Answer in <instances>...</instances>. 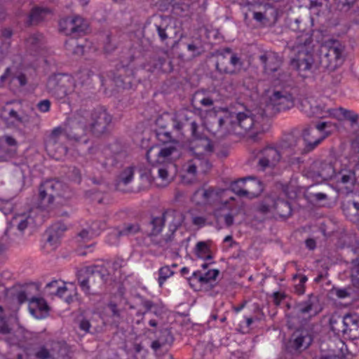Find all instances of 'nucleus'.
I'll use <instances>...</instances> for the list:
<instances>
[{"mask_svg": "<svg viewBox=\"0 0 359 359\" xmlns=\"http://www.w3.org/2000/svg\"><path fill=\"white\" fill-rule=\"evenodd\" d=\"M231 117L232 120L227 116L215 118V121L211 122L208 127L209 131L217 137H223L229 132L227 123L236 122L245 131L253 128L255 133L251 134L250 138L253 142H257L259 140V133L268 130L269 128V118L262 109H257L255 112L245 109L244 111L236 114L235 119L233 115Z\"/></svg>", "mask_w": 359, "mask_h": 359, "instance_id": "nucleus-1", "label": "nucleus"}, {"mask_svg": "<svg viewBox=\"0 0 359 359\" xmlns=\"http://www.w3.org/2000/svg\"><path fill=\"white\" fill-rule=\"evenodd\" d=\"M89 116L90 111L86 109L76 111L68 118L64 128L59 127L53 130L47 146L53 147L62 136L76 142L81 140L86 135L87 130H89L88 123Z\"/></svg>", "mask_w": 359, "mask_h": 359, "instance_id": "nucleus-2", "label": "nucleus"}, {"mask_svg": "<svg viewBox=\"0 0 359 359\" xmlns=\"http://www.w3.org/2000/svg\"><path fill=\"white\" fill-rule=\"evenodd\" d=\"M312 41L311 37L305 34L297 36L294 42L290 41L287 43V47L296 53L291 60L290 65L302 76H306L307 72L318 69V61L314 60L312 53Z\"/></svg>", "mask_w": 359, "mask_h": 359, "instance_id": "nucleus-3", "label": "nucleus"}, {"mask_svg": "<svg viewBox=\"0 0 359 359\" xmlns=\"http://www.w3.org/2000/svg\"><path fill=\"white\" fill-rule=\"evenodd\" d=\"M109 276V272L104 266H86L76 273L79 285L89 297L101 296Z\"/></svg>", "mask_w": 359, "mask_h": 359, "instance_id": "nucleus-4", "label": "nucleus"}, {"mask_svg": "<svg viewBox=\"0 0 359 359\" xmlns=\"http://www.w3.org/2000/svg\"><path fill=\"white\" fill-rule=\"evenodd\" d=\"M344 47L339 41H333L322 45L318 56L317 68L321 71L332 72L344 61Z\"/></svg>", "mask_w": 359, "mask_h": 359, "instance_id": "nucleus-5", "label": "nucleus"}, {"mask_svg": "<svg viewBox=\"0 0 359 359\" xmlns=\"http://www.w3.org/2000/svg\"><path fill=\"white\" fill-rule=\"evenodd\" d=\"M263 73L274 83H283L290 78L288 72L281 69L283 58L273 51H264L259 56Z\"/></svg>", "mask_w": 359, "mask_h": 359, "instance_id": "nucleus-6", "label": "nucleus"}, {"mask_svg": "<svg viewBox=\"0 0 359 359\" xmlns=\"http://www.w3.org/2000/svg\"><path fill=\"white\" fill-rule=\"evenodd\" d=\"M67 187L61 182L48 180L42 182L39 188L38 204L41 209L48 208L56 197L63 196Z\"/></svg>", "mask_w": 359, "mask_h": 359, "instance_id": "nucleus-7", "label": "nucleus"}, {"mask_svg": "<svg viewBox=\"0 0 359 359\" xmlns=\"http://www.w3.org/2000/svg\"><path fill=\"white\" fill-rule=\"evenodd\" d=\"M216 69L220 74H233L239 70L243 62L237 54L232 52L229 48L220 50L217 56Z\"/></svg>", "mask_w": 359, "mask_h": 359, "instance_id": "nucleus-8", "label": "nucleus"}, {"mask_svg": "<svg viewBox=\"0 0 359 359\" xmlns=\"http://www.w3.org/2000/svg\"><path fill=\"white\" fill-rule=\"evenodd\" d=\"M165 221V212L161 216L152 217L148 224L150 229L147 231V236L150 238L151 243L163 250L170 248L172 243V233L159 240L156 239V236L162 231Z\"/></svg>", "mask_w": 359, "mask_h": 359, "instance_id": "nucleus-9", "label": "nucleus"}, {"mask_svg": "<svg viewBox=\"0 0 359 359\" xmlns=\"http://www.w3.org/2000/svg\"><path fill=\"white\" fill-rule=\"evenodd\" d=\"M327 122H322L316 125V128L306 127L301 133L306 154L313 151L328 135L325 131Z\"/></svg>", "mask_w": 359, "mask_h": 359, "instance_id": "nucleus-10", "label": "nucleus"}, {"mask_svg": "<svg viewBox=\"0 0 359 359\" xmlns=\"http://www.w3.org/2000/svg\"><path fill=\"white\" fill-rule=\"evenodd\" d=\"M151 28L156 32L161 42L165 44L168 40L175 39L181 31L178 22L170 17L161 18Z\"/></svg>", "mask_w": 359, "mask_h": 359, "instance_id": "nucleus-11", "label": "nucleus"}, {"mask_svg": "<svg viewBox=\"0 0 359 359\" xmlns=\"http://www.w3.org/2000/svg\"><path fill=\"white\" fill-rule=\"evenodd\" d=\"M173 128L184 135L190 133L194 138H201V134L198 132V125L193 114L188 111L180 112L172 118Z\"/></svg>", "mask_w": 359, "mask_h": 359, "instance_id": "nucleus-12", "label": "nucleus"}, {"mask_svg": "<svg viewBox=\"0 0 359 359\" xmlns=\"http://www.w3.org/2000/svg\"><path fill=\"white\" fill-rule=\"evenodd\" d=\"M73 85L72 79L66 74H57L48 77L46 89L57 99H62L68 94Z\"/></svg>", "mask_w": 359, "mask_h": 359, "instance_id": "nucleus-13", "label": "nucleus"}, {"mask_svg": "<svg viewBox=\"0 0 359 359\" xmlns=\"http://www.w3.org/2000/svg\"><path fill=\"white\" fill-rule=\"evenodd\" d=\"M313 334L311 328L302 327L297 329L291 335L287 348L292 353H300L307 349L313 342Z\"/></svg>", "mask_w": 359, "mask_h": 359, "instance_id": "nucleus-14", "label": "nucleus"}, {"mask_svg": "<svg viewBox=\"0 0 359 359\" xmlns=\"http://www.w3.org/2000/svg\"><path fill=\"white\" fill-rule=\"evenodd\" d=\"M111 116L102 107H97L90 111L88 118L89 130L96 135L104 133L111 123Z\"/></svg>", "mask_w": 359, "mask_h": 359, "instance_id": "nucleus-15", "label": "nucleus"}, {"mask_svg": "<svg viewBox=\"0 0 359 359\" xmlns=\"http://www.w3.org/2000/svg\"><path fill=\"white\" fill-rule=\"evenodd\" d=\"M299 107L306 116L318 118L331 117L333 109L327 108L324 104L313 98L308 97L301 100Z\"/></svg>", "mask_w": 359, "mask_h": 359, "instance_id": "nucleus-16", "label": "nucleus"}, {"mask_svg": "<svg viewBox=\"0 0 359 359\" xmlns=\"http://www.w3.org/2000/svg\"><path fill=\"white\" fill-rule=\"evenodd\" d=\"M338 165L339 161L337 160L332 162L331 160L317 159L311 163L310 169L314 175L327 180L334 179Z\"/></svg>", "mask_w": 359, "mask_h": 359, "instance_id": "nucleus-17", "label": "nucleus"}, {"mask_svg": "<svg viewBox=\"0 0 359 359\" xmlns=\"http://www.w3.org/2000/svg\"><path fill=\"white\" fill-rule=\"evenodd\" d=\"M67 347L58 341L41 347L35 353L37 359H68Z\"/></svg>", "mask_w": 359, "mask_h": 359, "instance_id": "nucleus-18", "label": "nucleus"}, {"mask_svg": "<svg viewBox=\"0 0 359 359\" xmlns=\"http://www.w3.org/2000/svg\"><path fill=\"white\" fill-rule=\"evenodd\" d=\"M280 150L275 147L269 146L260 151L258 155V165L263 170L275 167L281 159Z\"/></svg>", "mask_w": 359, "mask_h": 359, "instance_id": "nucleus-19", "label": "nucleus"}, {"mask_svg": "<svg viewBox=\"0 0 359 359\" xmlns=\"http://www.w3.org/2000/svg\"><path fill=\"white\" fill-rule=\"evenodd\" d=\"M270 102L278 111L287 110L294 105L292 93L286 89L275 90L270 96Z\"/></svg>", "mask_w": 359, "mask_h": 359, "instance_id": "nucleus-20", "label": "nucleus"}, {"mask_svg": "<svg viewBox=\"0 0 359 359\" xmlns=\"http://www.w3.org/2000/svg\"><path fill=\"white\" fill-rule=\"evenodd\" d=\"M245 180L241 179L231 184L230 189L240 197L255 198L259 195L262 189L259 182L254 181L252 184L248 186V189L242 188L240 184H243Z\"/></svg>", "mask_w": 359, "mask_h": 359, "instance_id": "nucleus-21", "label": "nucleus"}, {"mask_svg": "<svg viewBox=\"0 0 359 359\" xmlns=\"http://www.w3.org/2000/svg\"><path fill=\"white\" fill-rule=\"evenodd\" d=\"M336 175L334 179L337 182L345 185L346 187H351L355 184V175L352 165L343 163L339 161V165L337 166Z\"/></svg>", "mask_w": 359, "mask_h": 359, "instance_id": "nucleus-22", "label": "nucleus"}, {"mask_svg": "<svg viewBox=\"0 0 359 359\" xmlns=\"http://www.w3.org/2000/svg\"><path fill=\"white\" fill-rule=\"evenodd\" d=\"M262 11H253L252 18L260 25L266 26L274 23L278 18V11L271 4H265Z\"/></svg>", "mask_w": 359, "mask_h": 359, "instance_id": "nucleus-23", "label": "nucleus"}, {"mask_svg": "<svg viewBox=\"0 0 359 359\" xmlns=\"http://www.w3.org/2000/svg\"><path fill=\"white\" fill-rule=\"evenodd\" d=\"M296 310L298 314L302 316L309 317L316 316L320 311L317 296L313 294H309L306 300L297 304Z\"/></svg>", "mask_w": 359, "mask_h": 359, "instance_id": "nucleus-24", "label": "nucleus"}, {"mask_svg": "<svg viewBox=\"0 0 359 359\" xmlns=\"http://www.w3.org/2000/svg\"><path fill=\"white\" fill-rule=\"evenodd\" d=\"M214 102L213 93L205 89L197 90L191 98L192 106L198 109H201V107L212 108Z\"/></svg>", "mask_w": 359, "mask_h": 359, "instance_id": "nucleus-25", "label": "nucleus"}, {"mask_svg": "<svg viewBox=\"0 0 359 359\" xmlns=\"http://www.w3.org/2000/svg\"><path fill=\"white\" fill-rule=\"evenodd\" d=\"M125 157L126 154L124 151L113 154L111 149L106 148L104 150L103 156L99 157L98 161L102 165L103 168L109 170L116 167L118 163L123 161Z\"/></svg>", "mask_w": 359, "mask_h": 359, "instance_id": "nucleus-26", "label": "nucleus"}, {"mask_svg": "<svg viewBox=\"0 0 359 359\" xmlns=\"http://www.w3.org/2000/svg\"><path fill=\"white\" fill-rule=\"evenodd\" d=\"M219 192L213 188L205 189L204 188L198 189L195 191L192 196V200L196 204L205 205L211 203L218 198Z\"/></svg>", "mask_w": 359, "mask_h": 359, "instance_id": "nucleus-27", "label": "nucleus"}, {"mask_svg": "<svg viewBox=\"0 0 359 359\" xmlns=\"http://www.w3.org/2000/svg\"><path fill=\"white\" fill-rule=\"evenodd\" d=\"M353 201L342 204V210L345 216L353 223H359V192L355 194Z\"/></svg>", "mask_w": 359, "mask_h": 359, "instance_id": "nucleus-28", "label": "nucleus"}, {"mask_svg": "<svg viewBox=\"0 0 359 359\" xmlns=\"http://www.w3.org/2000/svg\"><path fill=\"white\" fill-rule=\"evenodd\" d=\"M29 309L35 318L41 319L48 315L49 307L44 299L32 297L29 300Z\"/></svg>", "mask_w": 359, "mask_h": 359, "instance_id": "nucleus-29", "label": "nucleus"}, {"mask_svg": "<svg viewBox=\"0 0 359 359\" xmlns=\"http://www.w3.org/2000/svg\"><path fill=\"white\" fill-rule=\"evenodd\" d=\"M283 146L291 149L295 154H306L302 135L299 137L294 134L287 135L283 140Z\"/></svg>", "mask_w": 359, "mask_h": 359, "instance_id": "nucleus-30", "label": "nucleus"}, {"mask_svg": "<svg viewBox=\"0 0 359 359\" xmlns=\"http://www.w3.org/2000/svg\"><path fill=\"white\" fill-rule=\"evenodd\" d=\"M151 67L148 68L149 71L158 70L163 72H170L172 70V65L170 61L168 60L167 53H164L163 56H154L149 61Z\"/></svg>", "mask_w": 359, "mask_h": 359, "instance_id": "nucleus-31", "label": "nucleus"}, {"mask_svg": "<svg viewBox=\"0 0 359 359\" xmlns=\"http://www.w3.org/2000/svg\"><path fill=\"white\" fill-rule=\"evenodd\" d=\"M176 151V147L172 145H165L161 149L158 147H152L147 151L146 156L148 161L149 163H152L151 160V156H157L158 158L156 161L160 163L161 159H162V161H163L165 159H167L168 157H170Z\"/></svg>", "mask_w": 359, "mask_h": 359, "instance_id": "nucleus-32", "label": "nucleus"}, {"mask_svg": "<svg viewBox=\"0 0 359 359\" xmlns=\"http://www.w3.org/2000/svg\"><path fill=\"white\" fill-rule=\"evenodd\" d=\"M67 230V227L64 224L56 223L53 224L46 231V241L50 245L56 246L64 232Z\"/></svg>", "mask_w": 359, "mask_h": 359, "instance_id": "nucleus-33", "label": "nucleus"}, {"mask_svg": "<svg viewBox=\"0 0 359 359\" xmlns=\"http://www.w3.org/2000/svg\"><path fill=\"white\" fill-rule=\"evenodd\" d=\"M165 216L166 220L172 219L169 228L170 231H171L170 233H172L173 238L174 233L177 229V228L182 225L184 219V216L181 212L175 210H168L165 211Z\"/></svg>", "mask_w": 359, "mask_h": 359, "instance_id": "nucleus-34", "label": "nucleus"}, {"mask_svg": "<svg viewBox=\"0 0 359 359\" xmlns=\"http://www.w3.org/2000/svg\"><path fill=\"white\" fill-rule=\"evenodd\" d=\"M331 117L335 118L338 120H347L351 124H356L358 123L359 116L353 111L339 107L333 109Z\"/></svg>", "mask_w": 359, "mask_h": 359, "instance_id": "nucleus-35", "label": "nucleus"}, {"mask_svg": "<svg viewBox=\"0 0 359 359\" xmlns=\"http://www.w3.org/2000/svg\"><path fill=\"white\" fill-rule=\"evenodd\" d=\"M346 334L353 337H359V318L355 315H345Z\"/></svg>", "mask_w": 359, "mask_h": 359, "instance_id": "nucleus-36", "label": "nucleus"}, {"mask_svg": "<svg viewBox=\"0 0 359 359\" xmlns=\"http://www.w3.org/2000/svg\"><path fill=\"white\" fill-rule=\"evenodd\" d=\"M32 212V211L29 212L28 215L22 214L13 218V224L16 225L18 230L21 233L28 226L35 224V220L31 215Z\"/></svg>", "mask_w": 359, "mask_h": 359, "instance_id": "nucleus-37", "label": "nucleus"}, {"mask_svg": "<svg viewBox=\"0 0 359 359\" xmlns=\"http://www.w3.org/2000/svg\"><path fill=\"white\" fill-rule=\"evenodd\" d=\"M345 323V316L341 317L339 315H334L331 316L330 319V328L337 335L346 334Z\"/></svg>", "mask_w": 359, "mask_h": 359, "instance_id": "nucleus-38", "label": "nucleus"}, {"mask_svg": "<svg viewBox=\"0 0 359 359\" xmlns=\"http://www.w3.org/2000/svg\"><path fill=\"white\" fill-rule=\"evenodd\" d=\"M67 290V288L65 284H61L58 280H53L46 286V292L49 295H56L62 297Z\"/></svg>", "mask_w": 359, "mask_h": 359, "instance_id": "nucleus-39", "label": "nucleus"}, {"mask_svg": "<svg viewBox=\"0 0 359 359\" xmlns=\"http://www.w3.org/2000/svg\"><path fill=\"white\" fill-rule=\"evenodd\" d=\"M43 36L41 34H32L25 40L26 48L31 54L36 53L41 46Z\"/></svg>", "mask_w": 359, "mask_h": 359, "instance_id": "nucleus-40", "label": "nucleus"}, {"mask_svg": "<svg viewBox=\"0 0 359 359\" xmlns=\"http://www.w3.org/2000/svg\"><path fill=\"white\" fill-rule=\"evenodd\" d=\"M219 275V271L217 269L210 270L205 274H201V271H194L192 276L189 278V280L192 279H197L201 283H208L211 280H215Z\"/></svg>", "mask_w": 359, "mask_h": 359, "instance_id": "nucleus-41", "label": "nucleus"}, {"mask_svg": "<svg viewBox=\"0 0 359 359\" xmlns=\"http://www.w3.org/2000/svg\"><path fill=\"white\" fill-rule=\"evenodd\" d=\"M273 208L281 217L286 218L291 215L292 208L288 201L278 199L273 203Z\"/></svg>", "mask_w": 359, "mask_h": 359, "instance_id": "nucleus-42", "label": "nucleus"}, {"mask_svg": "<svg viewBox=\"0 0 359 359\" xmlns=\"http://www.w3.org/2000/svg\"><path fill=\"white\" fill-rule=\"evenodd\" d=\"M134 175V168L133 167H128L124 169L120 175L117 177L116 180V189H119L121 184L127 185L133 180Z\"/></svg>", "mask_w": 359, "mask_h": 359, "instance_id": "nucleus-43", "label": "nucleus"}, {"mask_svg": "<svg viewBox=\"0 0 359 359\" xmlns=\"http://www.w3.org/2000/svg\"><path fill=\"white\" fill-rule=\"evenodd\" d=\"M120 230L123 237H129L137 234L142 229L140 223L135 222H125Z\"/></svg>", "mask_w": 359, "mask_h": 359, "instance_id": "nucleus-44", "label": "nucleus"}, {"mask_svg": "<svg viewBox=\"0 0 359 359\" xmlns=\"http://www.w3.org/2000/svg\"><path fill=\"white\" fill-rule=\"evenodd\" d=\"M140 300V305L144 309V312H151L156 316H160L162 313L161 308L152 301L147 299L143 297H139Z\"/></svg>", "mask_w": 359, "mask_h": 359, "instance_id": "nucleus-45", "label": "nucleus"}, {"mask_svg": "<svg viewBox=\"0 0 359 359\" xmlns=\"http://www.w3.org/2000/svg\"><path fill=\"white\" fill-rule=\"evenodd\" d=\"M48 13V11L46 8H34L29 15L28 23L29 25L37 24L43 20Z\"/></svg>", "mask_w": 359, "mask_h": 359, "instance_id": "nucleus-46", "label": "nucleus"}, {"mask_svg": "<svg viewBox=\"0 0 359 359\" xmlns=\"http://www.w3.org/2000/svg\"><path fill=\"white\" fill-rule=\"evenodd\" d=\"M74 20V36L85 34L88 28V22L80 16L72 17Z\"/></svg>", "mask_w": 359, "mask_h": 359, "instance_id": "nucleus-47", "label": "nucleus"}, {"mask_svg": "<svg viewBox=\"0 0 359 359\" xmlns=\"http://www.w3.org/2000/svg\"><path fill=\"white\" fill-rule=\"evenodd\" d=\"M60 31L65 35L74 36V20L72 17H68L61 20L59 22Z\"/></svg>", "mask_w": 359, "mask_h": 359, "instance_id": "nucleus-48", "label": "nucleus"}, {"mask_svg": "<svg viewBox=\"0 0 359 359\" xmlns=\"http://www.w3.org/2000/svg\"><path fill=\"white\" fill-rule=\"evenodd\" d=\"M195 250L198 257L205 259H212V256L209 254L210 250L207 243L204 241L197 243Z\"/></svg>", "mask_w": 359, "mask_h": 359, "instance_id": "nucleus-49", "label": "nucleus"}, {"mask_svg": "<svg viewBox=\"0 0 359 359\" xmlns=\"http://www.w3.org/2000/svg\"><path fill=\"white\" fill-rule=\"evenodd\" d=\"M332 291L339 299L353 298L354 296V290L351 286H348L344 288L334 287Z\"/></svg>", "mask_w": 359, "mask_h": 359, "instance_id": "nucleus-50", "label": "nucleus"}, {"mask_svg": "<svg viewBox=\"0 0 359 359\" xmlns=\"http://www.w3.org/2000/svg\"><path fill=\"white\" fill-rule=\"evenodd\" d=\"M117 48L116 40L110 34H107L104 42V51L106 54H111Z\"/></svg>", "mask_w": 359, "mask_h": 359, "instance_id": "nucleus-51", "label": "nucleus"}, {"mask_svg": "<svg viewBox=\"0 0 359 359\" xmlns=\"http://www.w3.org/2000/svg\"><path fill=\"white\" fill-rule=\"evenodd\" d=\"M95 76L94 72L88 69H84L80 71L78 74V80L82 85H88L90 83L92 76Z\"/></svg>", "mask_w": 359, "mask_h": 359, "instance_id": "nucleus-52", "label": "nucleus"}, {"mask_svg": "<svg viewBox=\"0 0 359 359\" xmlns=\"http://www.w3.org/2000/svg\"><path fill=\"white\" fill-rule=\"evenodd\" d=\"M121 237L123 236L120 229H114L108 233L107 241L111 245H117Z\"/></svg>", "mask_w": 359, "mask_h": 359, "instance_id": "nucleus-53", "label": "nucleus"}, {"mask_svg": "<svg viewBox=\"0 0 359 359\" xmlns=\"http://www.w3.org/2000/svg\"><path fill=\"white\" fill-rule=\"evenodd\" d=\"M158 273V283L160 287H162L165 280L173 274V271H171L169 266H165L159 269Z\"/></svg>", "mask_w": 359, "mask_h": 359, "instance_id": "nucleus-54", "label": "nucleus"}, {"mask_svg": "<svg viewBox=\"0 0 359 359\" xmlns=\"http://www.w3.org/2000/svg\"><path fill=\"white\" fill-rule=\"evenodd\" d=\"M153 170H156L158 177L163 182L168 184L170 182L168 168L165 166H154Z\"/></svg>", "mask_w": 359, "mask_h": 359, "instance_id": "nucleus-55", "label": "nucleus"}, {"mask_svg": "<svg viewBox=\"0 0 359 359\" xmlns=\"http://www.w3.org/2000/svg\"><path fill=\"white\" fill-rule=\"evenodd\" d=\"M106 224L102 221H95L93 222L90 226L89 227L90 229L91 235L97 236L100 233V232L105 229Z\"/></svg>", "mask_w": 359, "mask_h": 359, "instance_id": "nucleus-56", "label": "nucleus"}, {"mask_svg": "<svg viewBox=\"0 0 359 359\" xmlns=\"http://www.w3.org/2000/svg\"><path fill=\"white\" fill-rule=\"evenodd\" d=\"M159 341H163V346L171 344L173 341V337L169 330L165 329L161 331V335L158 337Z\"/></svg>", "mask_w": 359, "mask_h": 359, "instance_id": "nucleus-57", "label": "nucleus"}, {"mask_svg": "<svg viewBox=\"0 0 359 359\" xmlns=\"http://www.w3.org/2000/svg\"><path fill=\"white\" fill-rule=\"evenodd\" d=\"M196 139L200 140V145L204 148V150L206 152L211 153L213 151V144L209 138H208L206 137H203L201 135V138H196Z\"/></svg>", "mask_w": 359, "mask_h": 359, "instance_id": "nucleus-58", "label": "nucleus"}, {"mask_svg": "<svg viewBox=\"0 0 359 359\" xmlns=\"http://www.w3.org/2000/svg\"><path fill=\"white\" fill-rule=\"evenodd\" d=\"M198 163H201L199 160L195 161H189L187 163V172L190 175L192 178L194 179L197 173V167H198Z\"/></svg>", "mask_w": 359, "mask_h": 359, "instance_id": "nucleus-59", "label": "nucleus"}, {"mask_svg": "<svg viewBox=\"0 0 359 359\" xmlns=\"http://www.w3.org/2000/svg\"><path fill=\"white\" fill-rule=\"evenodd\" d=\"M11 332V328L6 323L4 318L3 317V308L0 306V333L3 334H8Z\"/></svg>", "mask_w": 359, "mask_h": 359, "instance_id": "nucleus-60", "label": "nucleus"}, {"mask_svg": "<svg viewBox=\"0 0 359 359\" xmlns=\"http://www.w3.org/2000/svg\"><path fill=\"white\" fill-rule=\"evenodd\" d=\"M187 49L191 52L192 57H197L201 55V48L195 43H191L187 45Z\"/></svg>", "mask_w": 359, "mask_h": 359, "instance_id": "nucleus-61", "label": "nucleus"}, {"mask_svg": "<svg viewBox=\"0 0 359 359\" xmlns=\"http://www.w3.org/2000/svg\"><path fill=\"white\" fill-rule=\"evenodd\" d=\"M7 119H12V123H22V118L14 109H11L8 112Z\"/></svg>", "mask_w": 359, "mask_h": 359, "instance_id": "nucleus-62", "label": "nucleus"}, {"mask_svg": "<svg viewBox=\"0 0 359 359\" xmlns=\"http://www.w3.org/2000/svg\"><path fill=\"white\" fill-rule=\"evenodd\" d=\"M12 155V151L5 146L0 147V161H7Z\"/></svg>", "mask_w": 359, "mask_h": 359, "instance_id": "nucleus-63", "label": "nucleus"}, {"mask_svg": "<svg viewBox=\"0 0 359 359\" xmlns=\"http://www.w3.org/2000/svg\"><path fill=\"white\" fill-rule=\"evenodd\" d=\"M0 36L4 43H9L8 40H10L13 36V32L11 29L4 28L1 31Z\"/></svg>", "mask_w": 359, "mask_h": 359, "instance_id": "nucleus-64", "label": "nucleus"}]
</instances>
